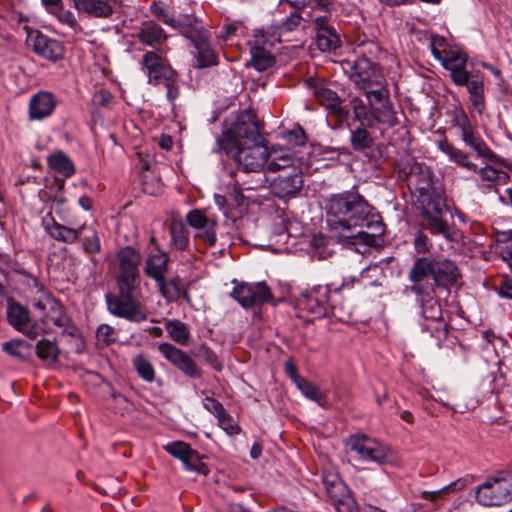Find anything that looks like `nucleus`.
I'll return each mask as SVG.
<instances>
[{
    "label": "nucleus",
    "instance_id": "43",
    "mask_svg": "<svg viewBox=\"0 0 512 512\" xmlns=\"http://www.w3.org/2000/svg\"><path fill=\"white\" fill-rule=\"evenodd\" d=\"M132 365L138 376L145 382L152 383L155 380V368L151 361L144 354L136 355L132 359Z\"/></svg>",
    "mask_w": 512,
    "mask_h": 512
},
{
    "label": "nucleus",
    "instance_id": "5",
    "mask_svg": "<svg viewBox=\"0 0 512 512\" xmlns=\"http://www.w3.org/2000/svg\"><path fill=\"white\" fill-rule=\"evenodd\" d=\"M411 291L418 297L421 305L422 330L430 334L436 340L437 346L453 349L460 344L458 337L454 334L455 329L443 318L440 302L433 296L434 288L425 287L422 284L413 285Z\"/></svg>",
    "mask_w": 512,
    "mask_h": 512
},
{
    "label": "nucleus",
    "instance_id": "38",
    "mask_svg": "<svg viewBox=\"0 0 512 512\" xmlns=\"http://www.w3.org/2000/svg\"><path fill=\"white\" fill-rule=\"evenodd\" d=\"M322 481L329 497L341 496L347 492L346 484L341 480L339 473L332 468L322 471Z\"/></svg>",
    "mask_w": 512,
    "mask_h": 512
},
{
    "label": "nucleus",
    "instance_id": "41",
    "mask_svg": "<svg viewBox=\"0 0 512 512\" xmlns=\"http://www.w3.org/2000/svg\"><path fill=\"white\" fill-rule=\"evenodd\" d=\"M165 329L174 342L183 346L188 344L190 330L184 322L180 320H169L165 324Z\"/></svg>",
    "mask_w": 512,
    "mask_h": 512
},
{
    "label": "nucleus",
    "instance_id": "39",
    "mask_svg": "<svg viewBox=\"0 0 512 512\" xmlns=\"http://www.w3.org/2000/svg\"><path fill=\"white\" fill-rule=\"evenodd\" d=\"M171 246L177 251H185L189 246V231L180 220H173L169 228Z\"/></svg>",
    "mask_w": 512,
    "mask_h": 512
},
{
    "label": "nucleus",
    "instance_id": "17",
    "mask_svg": "<svg viewBox=\"0 0 512 512\" xmlns=\"http://www.w3.org/2000/svg\"><path fill=\"white\" fill-rule=\"evenodd\" d=\"M348 445L363 460L385 463L388 459L386 447L367 435H351Z\"/></svg>",
    "mask_w": 512,
    "mask_h": 512
},
{
    "label": "nucleus",
    "instance_id": "31",
    "mask_svg": "<svg viewBox=\"0 0 512 512\" xmlns=\"http://www.w3.org/2000/svg\"><path fill=\"white\" fill-rule=\"evenodd\" d=\"M490 249L508 264L512 262V230L495 231L491 234Z\"/></svg>",
    "mask_w": 512,
    "mask_h": 512
},
{
    "label": "nucleus",
    "instance_id": "45",
    "mask_svg": "<svg viewBox=\"0 0 512 512\" xmlns=\"http://www.w3.org/2000/svg\"><path fill=\"white\" fill-rule=\"evenodd\" d=\"M479 177L483 181L490 182L494 185H505L509 182L510 176L503 170H498L491 165H486L483 168L477 169Z\"/></svg>",
    "mask_w": 512,
    "mask_h": 512
},
{
    "label": "nucleus",
    "instance_id": "11",
    "mask_svg": "<svg viewBox=\"0 0 512 512\" xmlns=\"http://www.w3.org/2000/svg\"><path fill=\"white\" fill-rule=\"evenodd\" d=\"M476 501L484 507H499L512 501V469L488 476L475 490Z\"/></svg>",
    "mask_w": 512,
    "mask_h": 512
},
{
    "label": "nucleus",
    "instance_id": "63",
    "mask_svg": "<svg viewBox=\"0 0 512 512\" xmlns=\"http://www.w3.org/2000/svg\"><path fill=\"white\" fill-rule=\"evenodd\" d=\"M203 406L207 411L213 414L216 419L226 411L220 401L210 396L205 397Z\"/></svg>",
    "mask_w": 512,
    "mask_h": 512
},
{
    "label": "nucleus",
    "instance_id": "25",
    "mask_svg": "<svg viewBox=\"0 0 512 512\" xmlns=\"http://www.w3.org/2000/svg\"><path fill=\"white\" fill-rule=\"evenodd\" d=\"M171 28L177 30L192 43L208 34V31L194 14H179Z\"/></svg>",
    "mask_w": 512,
    "mask_h": 512
},
{
    "label": "nucleus",
    "instance_id": "26",
    "mask_svg": "<svg viewBox=\"0 0 512 512\" xmlns=\"http://www.w3.org/2000/svg\"><path fill=\"white\" fill-rule=\"evenodd\" d=\"M316 25V45L323 52L335 51L340 47L341 40L335 29L328 24L326 17H318Z\"/></svg>",
    "mask_w": 512,
    "mask_h": 512
},
{
    "label": "nucleus",
    "instance_id": "10",
    "mask_svg": "<svg viewBox=\"0 0 512 512\" xmlns=\"http://www.w3.org/2000/svg\"><path fill=\"white\" fill-rule=\"evenodd\" d=\"M51 202L50 211L42 218V226L45 232L58 242L65 244L78 242L85 224L73 227L76 222L68 216L64 207L66 200L63 197L54 196Z\"/></svg>",
    "mask_w": 512,
    "mask_h": 512
},
{
    "label": "nucleus",
    "instance_id": "47",
    "mask_svg": "<svg viewBox=\"0 0 512 512\" xmlns=\"http://www.w3.org/2000/svg\"><path fill=\"white\" fill-rule=\"evenodd\" d=\"M54 14L57 20L70 27L75 33H80L83 31L81 25L78 23L74 13L68 9L63 7V4L56 6L55 8L49 11Z\"/></svg>",
    "mask_w": 512,
    "mask_h": 512
},
{
    "label": "nucleus",
    "instance_id": "62",
    "mask_svg": "<svg viewBox=\"0 0 512 512\" xmlns=\"http://www.w3.org/2000/svg\"><path fill=\"white\" fill-rule=\"evenodd\" d=\"M244 28V24L241 21H226L222 27L220 38L223 41H228L233 36H235L238 31Z\"/></svg>",
    "mask_w": 512,
    "mask_h": 512
},
{
    "label": "nucleus",
    "instance_id": "3",
    "mask_svg": "<svg viewBox=\"0 0 512 512\" xmlns=\"http://www.w3.org/2000/svg\"><path fill=\"white\" fill-rule=\"evenodd\" d=\"M263 125L252 109L240 110L223 123L217 150L231 156L239 171L262 173L271 154L264 145Z\"/></svg>",
    "mask_w": 512,
    "mask_h": 512
},
{
    "label": "nucleus",
    "instance_id": "1",
    "mask_svg": "<svg viewBox=\"0 0 512 512\" xmlns=\"http://www.w3.org/2000/svg\"><path fill=\"white\" fill-rule=\"evenodd\" d=\"M397 177L407 183L422 230L458 242L460 233L447 219L450 208L444 186L425 163L413 161L399 166Z\"/></svg>",
    "mask_w": 512,
    "mask_h": 512
},
{
    "label": "nucleus",
    "instance_id": "27",
    "mask_svg": "<svg viewBox=\"0 0 512 512\" xmlns=\"http://www.w3.org/2000/svg\"><path fill=\"white\" fill-rule=\"evenodd\" d=\"M33 51L48 60L56 62L64 58L65 48L62 42L37 32L33 38Z\"/></svg>",
    "mask_w": 512,
    "mask_h": 512
},
{
    "label": "nucleus",
    "instance_id": "44",
    "mask_svg": "<svg viewBox=\"0 0 512 512\" xmlns=\"http://www.w3.org/2000/svg\"><path fill=\"white\" fill-rule=\"evenodd\" d=\"M290 168H300L295 165L293 157L287 152H274L271 161L268 163L267 169L269 172H278L290 170Z\"/></svg>",
    "mask_w": 512,
    "mask_h": 512
},
{
    "label": "nucleus",
    "instance_id": "53",
    "mask_svg": "<svg viewBox=\"0 0 512 512\" xmlns=\"http://www.w3.org/2000/svg\"><path fill=\"white\" fill-rule=\"evenodd\" d=\"M78 241H81L84 252L89 255H94L101 251L100 238L95 230L90 235L80 236Z\"/></svg>",
    "mask_w": 512,
    "mask_h": 512
},
{
    "label": "nucleus",
    "instance_id": "16",
    "mask_svg": "<svg viewBox=\"0 0 512 512\" xmlns=\"http://www.w3.org/2000/svg\"><path fill=\"white\" fill-rule=\"evenodd\" d=\"M158 350L167 361L188 378L199 379L202 377L201 368L185 351L167 342L159 344Z\"/></svg>",
    "mask_w": 512,
    "mask_h": 512
},
{
    "label": "nucleus",
    "instance_id": "40",
    "mask_svg": "<svg viewBox=\"0 0 512 512\" xmlns=\"http://www.w3.org/2000/svg\"><path fill=\"white\" fill-rule=\"evenodd\" d=\"M296 387L302 392L305 397L316 402L321 407H325L327 404V396L323 393L317 385L309 381L305 377H302L297 383Z\"/></svg>",
    "mask_w": 512,
    "mask_h": 512
},
{
    "label": "nucleus",
    "instance_id": "22",
    "mask_svg": "<svg viewBox=\"0 0 512 512\" xmlns=\"http://www.w3.org/2000/svg\"><path fill=\"white\" fill-rule=\"evenodd\" d=\"M439 62L450 72V78L454 84L465 83L464 79H466V74L469 72L466 69L468 55L465 51L460 48L449 49Z\"/></svg>",
    "mask_w": 512,
    "mask_h": 512
},
{
    "label": "nucleus",
    "instance_id": "19",
    "mask_svg": "<svg viewBox=\"0 0 512 512\" xmlns=\"http://www.w3.org/2000/svg\"><path fill=\"white\" fill-rule=\"evenodd\" d=\"M302 186L303 174L300 168L283 171L270 184L272 193L280 199L294 197Z\"/></svg>",
    "mask_w": 512,
    "mask_h": 512
},
{
    "label": "nucleus",
    "instance_id": "4",
    "mask_svg": "<svg viewBox=\"0 0 512 512\" xmlns=\"http://www.w3.org/2000/svg\"><path fill=\"white\" fill-rule=\"evenodd\" d=\"M118 274L116 276L117 294H106L107 310L114 316L131 322L146 320L147 315L140 301L141 254L133 246H124L116 254Z\"/></svg>",
    "mask_w": 512,
    "mask_h": 512
},
{
    "label": "nucleus",
    "instance_id": "8",
    "mask_svg": "<svg viewBox=\"0 0 512 512\" xmlns=\"http://www.w3.org/2000/svg\"><path fill=\"white\" fill-rule=\"evenodd\" d=\"M365 96L368 104L359 97H352L349 101L352 121L358 122V126L376 127L377 124H383L392 128L399 124L397 112L390 97L377 100L374 96Z\"/></svg>",
    "mask_w": 512,
    "mask_h": 512
},
{
    "label": "nucleus",
    "instance_id": "20",
    "mask_svg": "<svg viewBox=\"0 0 512 512\" xmlns=\"http://www.w3.org/2000/svg\"><path fill=\"white\" fill-rule=\"evenodd\" d=\"M58 105L54 93L40 90L31 96L28 104V117L32 121H41L50 117Z\"/></svg>",
    "mask_w": 512,
    "mask_h": 512
},
{
    "label": "nucleus",
    "instance_id": "58",
    "mask_svg": "<svg viewBox=\"0 0 512 512\" xmlns=\"http://www.w3.org/2000/svg\"><path fill=\"white\" fill-rule=\"evenodd\" d=\"M431 52L435 59L438 61L442 60L443 56L446 55L448 50V43L445 37L440 35L431 36Z\"/></svg>",
    "mask_w": 512,
    "mask_h": 512
},
{
    "label": "nucleus",
    "instance_id": "56",
    "mask_svg": "<svg viewBox=\"0 0 512 512\" xmlns=\"http://www.w3.org/2000/svg\"><path fill=\"white\" fill-rule=\"evenodd\" d=\"M218 426L228 435L235 436L241 433V427L234 421L233 417L225 411L217 418Z\"/></svg>",
    "mask_w": 512,
    "mask_h": 512
},
{
    "label": "nucleus",
    "instance_id": "50",
    "mask_svg": "<svg viewBox=\"0 0 512 512\" xmlns=\"http://www.w3.org/2000/svg\"><path fill=\"white\" fill-rule=\"evenodd\" d=\"M30 345L24 340H11L3 343L2 349L10 356L25 359L24 351H27Z\"/></svg>",
    "mask_w": 512,
    "mask_h": 512
},
{
    "label": "nucleus",
    "instance_id": "12",
    "mask_svg": "<svg viewBox=\"0 0 512 512\" xmlns=\"http://www.w3.org/2000/svg\"><path fill=\"white\" fill-rule=\"evenodd\" d=\"M234 287L230 297L242 308H261L265 304L276 305L271 288L265 281L245 282L232 280Z\"/></svg>",
    "mask_w": 512,
    "mask_h": 512
},
{
    "label": "nucleus",
    "instance_id": "61",
    "mask_svg": "<svg viewBox=\"0 0 512 512\" xmlns=\"http://www.w3.org/2000/svg\"><path fill=\"white\" fill-rule=\"evenodd\" d=\"M495 290L501 298L512 300V278L507 275L501 276L495 284Z\"/></svg>",
    "mask_w": 512,
    "mask_h": 512
},
{
    "label": "nucleus",
    "instance_id": "9",
    "mask_svg": "<svg viewBox=\"0 0 512 512\" xmlns=\"http://www.w3.org/2000/svg\"><path fill=\"white\" fill-rule=\"evenodd\" d=\"M350 80L365 95L374 96L377 100L390 97L387 80L380 67L365 56L358 57L353 62H346Z\"/></svg>",
    "mask_w": 512,
    "mask_h": 512
},
{
    "label": "nucleus",
    "instance_id": "33",
    "mask_svg": "<svg viewBox=\"0 0 512 512\" xmlns=\"http://www.w3.org/2000/svg\"><path fill=\"white\" fill-rule=\"evenodd\" d=\"M345 124L350 129V145L355 152H363L374 146V137L368 130L370 127L357 126L352 128L348 122Z\"/></svg>",
    "mask_w": 512,
    "mask_h": 512
},
{
    "label": "nucleus",
    "instance_id": "29",
    "mask_svg": "<svg viewBox=\"0 0 512 512\" xmlns=\"http://www.w3.org/2000/svg\"><path fill=\"white\" fill-rule=\"evenodd\" d=\"M461 139L466 145L475 151L477 156L482 157L490 162H501L500 157L487 146L485 141L477 132L475 126L462 133Z\"/></svg>",
    "mask_w": 512,
    "mask_h": 512
},
{
    "label": "nucleus",
    "instance_id": "36",
    "mask_svg": "<svg viewBox=\"0 0 512 512\" xmlns=\"http://www.w3.org/2000/svg\"><path fill=\"white\" fill-rule=\"evenodd\" d=\"M439 148L458 166L472 172L477 171V165L470 160L469 154L459 148H456L452 143L443 141L440 143Z\"/></svg>",
    "mask_w": 512,
    "mask_h": 512
},
{
    "label": "nucleus",
    "instance_id": "59",
    "mask_svg": "<svg viewBox=\"0 0 512 512\" xmlns=\"http://www.w3.org/2000/svg\"><path fill=\"white\" fill-rule=\"evenodd\" d=\"M433 244L429 237L422 231H417L414 238V248L419 254L429 253Z\"/></svg>",
    "mask_w": 512,
    "mask_h": 512
},
{
    "label": "nucleus",
    "instance_id": "24",
    "mask_svg": "<svg viewBox=\"0 0 512 512\" xmlns=\"http://www.w3.org/2000/svg\"><path fill=\"white\" fill-rule=\"evenodd\" d=\"M463 84H455L459 87H466L469 93L471 107L482 114L486 108L484 93V74L480 71L468 72Z\"/></svg>",
    "mask_w": 512,
    "mask_h": 512
},
{
    "label": "nucleus",
    "instance_id": "2",
    "mask_svg": "<svg viewBox=\"0 0 512 512\" xmlns=\"http://www.w3.org/2000/svg\"><path fill=\"white\" fill-rule=\"evenodd\" d=\"M326 221L331 230L346 231L360 227L356 235L347 237V243L360 253L379 245L385 232L381 215L371 206L357 188L331 195L325 205Z\"/></svg>",
    "mask_w": 512,
    "mask_h": 512
},
{
    "label": "nucleus",
    "instance_id": "34",
    "mask_svg": "<svg viewBox=\"0 0 512 512\" xmlns=\"http://www.w3.org/2000/svg\"><path fill=\"white\" fill-rule=\"evenodd\" d=\"M47 165L50 169L66 178H70L76 172L73 161L61 150H58L47 157Z\"/></svg>",
    "mask_w": 512,
    "mask_h": 512
},
{
    "label": "nucleus",
    "instance_id": "48",
    "mask_svg": "<svg viewBox=\"0 0 512 512\" xmlns=\"http://www.w3.org/2000/svg\"><path fill=\"white\" fill-rule=\"evenodd\" d=\"M447 114L450 117L452 127L457 128L460 135L474 126L461 106H455Z\"/></svg>",
    "mask_w": 512,
    "mask_h": 512
},
{
    "label": "nucleus",
    "instance_id": "35",
    "mask_svg": "<svg viewBox=\"0 0 512 512\" xmlns=\"http://www.w3.org/2000/svg\"><path fill=\"white\" fill-rule=\"evenodd\" d=\"M265 180L266 178L264 174H261V177L254 182H247L244 180L240 182L238 179H236L233 186L231 187V191L229 192V198L234 202L236 207L248 205V199L243 194V191L256 190L262 186Z\"/></svg>",
    "mask_w": 512,
    "mask_h": 512
},
{
    "label": "nucleus",
    "instance_id": "32",
    "mask_svg": "<svg viewBox=\"0 0 512 512\" xmlns=\"http://www.w3.org/2000/svg\"><path fill=\"white\" fill-rule=\"evenodd\" d=\"M192 44L197 50V67L207 68L218 64V56L209 43V33Z\"/></svg>",
    "mask_w": 512,
    "mask_h": 512
},
{
    "label": "nucleus",
    "instance_id": "15",
    "mask_svg": "<svg viewBox=\"0 0 512 512\" xmlns=\"http://www.w3.org/2000/svg\"><path fill=\"white\" fill-rule=\"evenodd\" d=\"M163 448L168 454L181 461L186 470L203 476L210 473L208 465L203 461L205 456L193 449L189 443L177 440L166 444Z\"/></svg>",
    "mask_w": 512,
    "mask_h": 512
},
{
    "label": "nucleus",
    "instance_id": "21",
    "mask_svg": "<svg viewBox=\"0 0 512 512\" xmlns=\"http://www.w3.org/2000/svg\"><path fill=\"white\" fill-rule=\"evenodd\" d=\"M81 15L96 19H109L115 11L116 0H69Z\"/></svg>",
    "mask_w": 512,
    "mask_h": 512
},
{
    "label": "nucleus",
    "instance_id": "7",
    "mask_svg": "<svg viewBox=\"0 0 512 512\" xmlns=\"http://www.w3.org/2000/svg\"><path fill=\"white\" fill-rule=\"evenodd\" d=\"M427 277L433 279L437 288L450 291L461 279V272L456 263L447 258H416L408 273L409 280L418 285Z\"/></svg>",
    "mask_w": 512,
    "mask_h": 512
},
{
    "label": "nucleus",
    "instance_id": "57",
    "mask_svg": "<svg viewBox=\"0 0 512 512\" xmlns=\"http://www.w3.org/2000/svg\"><path fill=\"white\" fill-rule=\"evenodd\" d=\"M197 355L202 358L208 365H210L214 370L221 371L223 365L219 360L217 354L208 346L201 345L198 348Z\"/></svg>",
    "mask_w": 512,
    "mask_h": 512
},
{
    "label": "nucleus",
    "instance_id": "51",
    "mask_svg": "<svg viewBox=\"0 0 512 512\" xmlns=\"http://www.w3.org/2000/svg\"><path fill=\"white\" fill-rule=\"evenodd\" d=\"M96 338L98 345L101 344L102 347L109 346L116 342V330L108 324H101L96 330Z\"/></svg>",
    "mask_w": 512,
    "mask_h": 512
},
{
    "label": "nucleus",
    "instance_id": "55",
    "mask_svg": "<svg viewBox=\"0 0 512 512\" xmlns=\"http://www.w3.org/2000/svg\"><path fill=\"white\" fill-rule=\"evenodd\" d=\"M212 220L208 219L201 209H193L186 215V222L189 226L196 229H203L208 226Z\"/></svg>",
    "mask_w": 512,
    "mask_h": 512
},
{
    "label": "nucleus",
    "instance_id": "64",
    "mask_svg": "<svg viewBox=\"0 0 512 512\" xmlns=\"http://www.w3.org/2000/svg\"><path fill=\"white\" fill-rule=\"evenodd\" d=\"M114 96L107 89L97 91L93 97L94 103L99 107H109L113 102Z\"/></svg>",
    "mask_w": 512,
    "mask_h": 512
},
{
    "label": "nucleus",
    "instance_id": "42",
    "mask_svg": "<svg viewBox=\"0 0 512 512\" xmlns=\"http://www.w3.org/2000/svg\"><path fill=\"white\" fill-rule=\"evenodd\" d=\"M59 354L56 341L41 339L36 344V355L43 362L54 364L58 361Z\"/></svg>",
    "mask_w": 512,
    "mask_h": 512
},
{
    "label": "nucleus",
    "instance_id": "46",
    "mask_svg": "<svg viewBox=\"0 0 512 512\" xmlns=\"http://www.w3.org/2000/svg\"><path fill=\"white\" fill-rule=\"evenodd\" d=\"M51 309L45 314L46 321L53 323L59 328L67 327L70 318L65 312L63 305L58 300H50Z\"/></svg>",
    "mask_w": 512,
    "mask_h": 512
},
{
    "label": "nucleus",
    "instance_id": "49",
    "mask_svg": "<svg viewBox=\"0 0 512 512\" xmlns=\"http://www.w3.org/2000/svg\"><path fill=\"white\" fill-rule=\"evenodd\" d=\"M333 506L337 512H358V505L350 495L349 490L341 496H331Z\"/></svg>",
    "mask_w": 512,
    "mask_h": 512
},
{
    "label": "nucleus",
    "instance_id": "6",
    "mask_svg": "<svg viewBox=\"0 0 512 512\" xmlns=\"http://www.w3.org/2000/svg\"><path fill=\"white\" fill-rule=\"evenodd\" d=\"M169 51L170 47L148 50L143 54L140 65L148 83L153 86L163 84L166 88V98L173 104L180 94L179 74L170 63Z\"/></svg>",
    "mask_w": 512,
    "mask_h": 512
},
{
    "label": "nucleus",
    "instance_id": "54",
    "mask_svg": "<svg viewBox=\"0 0 512 512\" xmlns=\"http://www.w3.org/2000/svg\"><path fill=\"white\" fill-rule=\"evenodd\" d=\"M150 12L169 27L175 23V17L169 14L165 4L161 1H153L150 5Z\"/></svg>",
    "mask_w": 512,
    "mask_h": 512
},
{
    "label": "nucleus",
    "instance_id": "13",
    "mask_svg": "<svg viewBox=\"0 0 512 512\" xmlns=\"http://www.w3.org/2000/svg\"><path fill=\"white\" fill-rule=\"evenodd\" d=\"M332 284L318 285L300 299V306L316 318L336 315L337 305L331 299Z\"/></svg>",
    "mask_w": 512,
    "mask_h": 512
},
{
    "label": "nucleus",
    "instance_id": "52",
    "mask_svg": "<svg viewBox=\"0 0 512 512\" xmlns=\"http://www.w3.org/2000/svg\"><path fill=\"white\" fill-rule=\"evenodd\" d=\"M283 136L291 146H304L308 141L306 132L300 125H295L291 130L284 132Z\"/></svg>",
    "mask_w": 512,
    "mask_h": 512
},
{
    "label": "nucleus",
    "instance_id": "18",
    "mask_svg": "<svg viewBox=\"0 0 512 512\" xmlns=\"http://www.w3.org/2000/svg\"><path fill=\"white\" fill-rule=\"evenodd\" d=\"M313 94L319 104L328 111L329 116L334 119V128L342 127L344 123H347L349 110L342 106V101L335 91L318 85L314 87Z\"/></svg>",
    "mask_w": 512,
    "mask_h": 512
},
{
    "label": "nucleus",
    "instance_id": "23",
    "mask_svg": "<svg viewBox=\"0 0 512 512\" xmlns=\"http://www.w3.org/2000/svg\"><path fill=\"white\" fill-rule=\"evenodd\" d=\"M136 38L141 44L153 48L152 50H160L163 47H169L167 41L169 35L155 21H145L135 33Z\"/></svg>",
    "mask_w": 512,
    "mask_h": 512
},
{
    "label": "nucleus",
    "instance_id": "14",
    "mask_svg": "<svg viewBox=\"0 0 512 512\" xmlns=\"http://www.w3.org/2000/svg\"><path fill=\"white\" fill-rule=\"evenodd\" d=\"M274 44L273 35L264 30L255 31L252 39L248 41L251 54V65L257 71H265L276 64L275 56L269 50Z\"/></svg>",
    "mask_w": 512,
    "mask_h": 512
},
{
    "label": "nucleus",
    "instance_id": "60",
    "mask_svg": "<svg viewBox=\"0 0 512 512\" xmlns=\"http://www.w3.org/2000/svg\"><path fill=\"white\" fill-rule=\"evenodd\" d=\"M216 226V221H211V223L208 226L203 228V232L198 233L196 235V238L201 239L207 245V247L215 246L217 242Z\"/></svg>",
    "mask_w": 512,
    "mask_h": 512
},
{
    "label": "nucleus",
    "instance_id": "37",
    "mask_svg": "<svg viewBox=\"0 0 512 512\" xmlns=\"http://www.w3.org/2000/svg\"><path fill=\"white\" fill-rule=\"evenodd\" d=\"M7 320L18 331L25 332L30 317L27 308L17 302H11L7 307Z\"/></svg>",
    "mask_w": 512,
    "mask_h": 512
},
{
    "label": "nucleus",
    "instance_id": "28",
    "mask_svg": "<svg viewBox=\"0 0 512 512\" xmlns=\"http://www.w3.org/2000/svg\"><path fill=\"white\" fill-rule=\"evenodd\" d=\"M170 258L168 254L157 247L155 252H151L145 260L144 273L154 280L157 284L162 281L168 272Z\"/></svg>",
    "mask_w": 512,
    "mask_h": 512
},
{
    "label": "nucleus",
    "instance_id": "30",
    "mask_svg": "<svg viewBox=\"0 0 512 512\" xmlns=\"http://www.w3.org/2000/svg\"><path fill=\"white\" fill-rule=\"evenodd\" d=\"M161 296L168 302H176L183 298L189 301V293L182 283L180 276L176 275L167 280L166 276L156 284Z\"/></svg>",
    "mask_w": 512,
    "mask_h": 512
}]
</instances>
